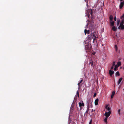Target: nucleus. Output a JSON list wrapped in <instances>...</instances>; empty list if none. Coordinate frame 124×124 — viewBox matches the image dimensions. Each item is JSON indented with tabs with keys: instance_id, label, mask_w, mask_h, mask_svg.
Masks as SVG:
<instances>
[{
	"instance_id": "37",
	"label": "nucleus",
	"mask_w": 124,
	"mask_h": 124,
	"mask_svg": "<svg viewBox=\"0 0 124 124\" xmlns=\"http://www.w3.org/2000/svg\"><path fill=\"white\" fill-rule=\"evenodd\" d=\"M120 109H118V112L119 114H120Z\"/></svg>"
},
{
	"instance_id": "8",
	"label": "nucleus",
	"mask_w": 124,
	"mask_h": 124,
	"mask_svg": "<svg viewBox=\"0 0 124 124\" xmlns=\"http://www.w3.org/2000/svg\"><path fill=\"white\" fill-rule=\"evenodd\" d=\"M89 64L90 65H91V66H92L93 64V62L92 59H91L89 60Z\"/></svg>"
},
{
	"instance_id": "20",
	"label": "nucleus",
	"mask_w": 124,
	"mask_h": 124,
	"mask_svg": "<svg viewBox=\"0 0 124 124\" xmlns=\"http://www.w3.org/2000/svg\"><path fill=\"white\" fill-rule=\"evenodd\" d=\"M118 67V66H117V65H116L115 66V67L114 69V70L115 71H116L117 70L116 68Z\"/></svg>"
},
{
	"instance_id": "9",
	"label": "nucleus",
	"mask_w": 124,
	"mask_h": 124,
	"mask_svg": "<svg viewBox=\"0 0 124 124\" xmlns=\"http://www.w3.org/2000/svg\"><path fill=\"white\" fill-rule=\"evenodd\" d=\"M109 72L110 76H111L114 73V72L113 71H112L111 70H110L109 71Z\"/></svg>"
},
{
	"instance_id": "35",
	"label": "nucleus",
	"mask_w": 124,
	"mask_h": 124,
	"mask_svg": "<svg viewBox=\"0 0 124 124\" xmlns=\"http://www.w3.org/2000/svg\"><path fill=\"white\" fill-rule=\"evenodd\" d=\"M114 19L115 21H116V17H114Z\"/></svg>"
},
{
	"instance_id": "39",
	"label": "nucleus",
	"mask_w": 124,
	"mask_h": 124,
	"mask_svg": "<svg viewBox=\"0 0 124 124\" xmlns=\"http://www.w3.org/2000/svg\"><path fill=\"white\" fill-rule=\"evenodd\" d=\"M71 108H72L73 107V106H71Z\"/></svg>"
},
{
	"instance_id": "30",
	"label": "nucleus",
	"mask_w": 124,
	"mask_h": 124,
	"mask_svg": "<svg viewBox=\"0 0 124 124\" xmlns=\"http://www.w3.org/2000/svg\"><path fill=\"white\" fill-rule=\"evenodd\" d=\"M115 62H114L113 63V64H112V66H115Z\"/></svg>"
},
{
	"instance_id": "38",
	"label": "nucleus",
	"mask_w": 124,
	"mask_h": 124,
	"mask_svg": "<svg viewBox=\"0 0 124 124\" xmlns=\"http://www.w3.org/2000/svg\"><path fill=\"white\" fill-rule=\"evenodd\" d=\"M123 0H120V1H122Z\"/></svg>"
},
{
	"instance_id": "25",
	"label": "nucleus",
	"mask_w": 124,
	"mask_h": 124,
	"mask_svg": "<svg viewBox=\"0 0 124 124\" xmlns=\"http://www.w3.org/2000/svg\"><path fill=\"white\" fill-rule=\"evenodd\" d=\"M85 2L86 3V5L87 6V7H88V0H85Z\"/></svg>"
},
{
	"instance_id": "28",
	"label": "nucleus",
	"mask_w": 124,
	"mask_h": 124,
	"mask_svg": "<svg viewBox=\"0 0 124 124\" xmlns=\"http://www.w3.org/2000/svg\"><path fill=\"white\" fill-rule=\"evenodd\" d=\"M124 17V14L121 17V19H122Z\"/></svg>"
},
{
	"instance_id": "22",
	"label": "nucleus",
	"mask_w": 124,
	"mask_h": 124,
	"mask_svg": "<svg viewBox=\"0 0 124 124\" xmlns=\"http://www.w3.org/2000/svg\"><path fill=\"white\" fill-rule=\"evenodd\" d=\"M89 107H87V110L85 112L86 113H88V112L89 111Z\"/></svg>"
},
{
	"instance_id": "4",
	"label": "nucleus",
	"mask_w": 124,
	"mask_h": 124,
	"mask_svg": "<svg viewBox=\"0 0 124 124\" xmlns=\"http://www.w3.org/2000/svg\"><path fill=\"white\" fill-rule=\"evenodd\" d=\"M79 105L80 108V109H82V108L81 107L82 106H84V105L83 101H82V103H81V102H79Z\"/></svg>"
},
{
	"instance_id": "42",
	"label": "nucleus",
	"mask_w": 124,
	"mask_h": 124,
	"mask_svg": "<svg viewBox=\"0 0 124 124\" xmlns=\"http://www.w3.org/2000/svg\"><path fill=\"white\" fill-rule=\"evenodd\" d=\"M123 69H124V67L123 68Z\"/></svg>"
},
{
	"instance_id": "33",
	"label": "nucleus",
	"mask_w": 124,
	"mask_h": 124,
	"mask_svg": "<svg viewBox=\"0 0 124 124\" xmlns=\"http://www.w3.org/2000/svg\"><path fill=\"white\" fill-rule=\"evenodd\" d=\"M89 124H92V120H91L90 121Z\"/></svg>"
},
{
	"instance_id": "12",
	"label": "nucleus",
	"mask_w": 124,
	"mask_h": 124,
	"mask_svg": "<svg viewBox=\"0 0 124 124\" xmlns=\"http://www.w3.org/2000/svg\"><path fill=\"white\" fill-rule=\"evenodd\" d=\"M123 78H120L118 80V85H119V84H120V83L122 81V80Z\"/></svg>"
},
{
	"instance_id": "23",
	"label": "nucleus",
	"mask_w": 124,
	"mask_h": 124,
	"mask_svg": "<svg viewBox=\"0 0 124 124\" xmlns=\"http://www.w3.org/2000/svg\"><path fill=\"white\" fill-rule=\"evenodd\" d=\"M116 76H119L120 75L119 72L118 71H117L116 73Z\"/></svg>"
},
{
	"instance_id": "1",
	"label": "nucleus",
	"mask_w": 124,
	"mask_h": 124,
	"mask_svg": "<svg viewBox=\"0 0 124 124\" xmlns=\"http://www.w3.org/2000/svg\"><path fill=\"white\" fill-rule=\"evenodd\" d=\"M98 37V36H97V33L96 32L92 33V34L90 36V37L91 38L93 39L94 40L96 39V38H97Z\"/></svg>"
},
{
	"instance_id": "5",
	"label": "nucleus",
	"mask_w": 124,
	"mask_h": 124,
	"mask_svg": "<svg viewBox=\"0 0 124 124\" xmlns=\"http://www.w3.org/2000/svg\"><path fill=\"white\" fill-rule=\"evenodd\" d=\"M88 44L87 45H86L85 46V48L87 49H88L89 48L91 47V44L88 43Z\"/></svg>"
},
{
	"instance_id": "14",
	"label": "nucleus",
	"mask_w": 124,
	"mask_h": 124,
	"mask_svg": "<svg viewBox=\"0 0 124 124\" xmlns=\"http://www.w3.org/2000/svg\"><path fill=\"white\" fill-rule=\"evenodd\" d=\"M85 35H86V34L87 33L88 34H89V31L87 30L86 29H85Z\"/></svg>"
},
{
	"instance_id": "6",
	"label": "nucleus",
	"mask_w": 124,
	"mask_h": 124,
	"mask_svg": "<svg viewBox=\"0 0 124 124\" xmlns=\"http://www.w3.org/2000/svg\"><path fill=\"white\" fill-rule=\"evenodd\" d=\"M124 5V3L123 1L122 2H121L119 5L120 8H122L123 7Z\"/></svg>"
},
{
	"instance_id": "40",
	"label": "nucleus",
	"mask_w": 124,
	"mask_h": 124,
	"mask_svg": "<svg viewBox=\"0 0 124 124\" xmlns=\"http://www.w3.org/2000/svg\"><path fill=\"white\" fill-rule=\"evenodd\" d=\"M124 18V19H123V20H124V18Z\"/></svg>"
},
{
	"instance_id": "3",
	"label": "nucleus",
	"mask_w": 124,
	"mask_h": 124,
	"mask_svg": "<svg viewBox=\"0 0 124 124\" xmlns=\"http://www.w3.org/2000/svg\"><path fill=\"white\" fill-rule=\"evenodd\" d=\"M88 12H89L88 13L89 14L88 15H87V16H88V17H89L90 16V15H89V14L90 13L91 15V17H92V14H93V11H92V9L89 10L88 11Z\"/></svg>"
},
{
	"instance_id": "27",
	"label": "nucleus",
	"mask_w": 124,
	"mask_h": 124,
	"mask_svg": "<svg viewBox=\"0 0 124 124\" xmlns=\"http://www.w3.org/2000/svg\"><path fill=\"white\" fill-rule=\"evenodd\" d=\"M115 48L116 51H117V46L116 45L115 46Z\"/></svg>"
},
{
	"instance_id": "36",
	"label": "nucleus",
	"mask_w": 124,
	"mask_h": 124,
	"mask_svg": "<svg viewBox=\"0 0 124 124\" xmlns=\"http://www.w3.org/2000/svg\"><path fill=\"white\" fill-rule=\"evenodd\" d=\"M113 66H112V67H111V70H113V68H114Z\"/></svg>"
},
{
	"instance_id": "31",
	"label": "nucleus",
	"mask_w": 124,
	"mask_h": 124,
	"mask_svg": "<svg viewBox=\"0 0 124 124\" xmlns=\"http://www.w3.org/2000/svg\"><path fill=\"white\" fill-rule=\"evenodd\" d=\"M96 93H95L93 95V97H96Z\"/></svg>"
},
{
	"instance_id": "24",
	"label": "nucleus",
	"mask_w": 124,
	"mask_h": 124,
	"mask_svg": "<svg viewBox=\"0 0 124 124\" xmlns=\"http://www.w3.org/2000/svg\"><path fill=\"white\" fill-rule=\"evenodd\" d=\"M76 94L78 96V97H79V93L78 91H77V92L76 93Z\"/></svg>"
},
{
	"instance_id": "16",
	"label": "nucleus",
	"mask_w": 124,
	"mask_h": 124,
	"mask_svg": "<svg viewBox=\"0 0 124 124\" xmlns=\"http://www.w3.org/2000/svg\"><path fill=\"white\" fill-rule=\"evenodd\" d=\"M115 94V92L114 91H113L112 92L111 95V98H112Z\"/></svg>"
},
{
	"instance_id": "2",
	"label": "nucleus",
	"mask_w": 124,
	"mask_h": 124,
	"mask_svg": "<svg viewBox=\"0 0 124 124\" xmlns=\"http://www.w3.org/2000/svg\"><path fill=\"white\" fill-rule=\"evenodd\" d=\"M111 114V112L110 111H109L108 112H105L104 114V116L106 117H108L110 116Z\"/></svg>"
},
{
	"instance_id": "17",
	"label": "nucleus",
	"mask_w": 124,
	"mask_h": 124,
	"mask_svg": "<svg viewBox=\"0 0 124 124\" xmlns=\"http://www.w3.org/2000/svg\"><path fill=\"white\" fill-rule=\"evenodd\" d=\"M108 117H106L104 119V121L105 123H106L107 124V119Z\"/></svg>"
},
{
	"instance_id": "10",
	"label": "nucleus",
	"mask_w": 124,
	"mask_h": 124,
	"mask_svg": "<svg viewBox=\"0 0 124 124\" xmlns=\"http://www.w3.org/2000/svg\"><path fill=\"white\" fill-rule=\"evenodd\" d=\"M120 27L121 29V30H123L124 29V25H121L120 26V24L119 26L118 27L119 29V28Z\"/></svg>"
},
{
	"instance_id": "15",
	"label": "nucleus",
	"mask_w": 124,
	"mask_h": 124,
	"mask_svg": "<svg viewBox=\"0 0 124 124\" xmlns=\"http://www.w3.org/2000/svg\"><path fill=\"white\" fill-rule=\"evenodd\" d=\"M110 21H112L113 19V17L112 15H111L109 17Z\"/></svg>"
},
{
	"instance_id": "26",
	"label": "nucleus",
	"mask_w": 124,
	"mask_h": 124,
	"mask_svg": "<svg viewBox=\"0 0 124 124\" xmlns=\"http://www.w3.org/2000/svg\"><path fill=\"white\" fill-rule=\"evenodd\" d=\"M120 21L119 20H117V25H118L119 24Z\"/></svg>"
},
{
	"instance_id": "7",
	"label": "nucleus",
	"mask_w": 124,
	"mask_h": 124,
	"mask_svg": "<svg viewBox=\"0 0 124 124\" xmlns=\"http://www.w3.org/2000/svg\"><path fill=\"white\" fill-rule=\"evenodd\" d=\"M98 101L99 99L98 98H97L95 100L94 102L95 105L96 106L98 105Z\"/></svg>"
},
{
	"instance_id": "32",
	"label": "nucleus",
	"mask_w": 124,
	"mask_h": 124,
	"mask_svg": "<svg viewBox=\"0 0 124 124\" xmlns=\"http://www.w3.org/2000/svg\"><path fill=\"white\" fill-rule=\"evenodd\" d=\"M90 100H88V104H89V103H90V104L91 103H90Z\"/></svg>"
},
{
	"instance_id": "19",
	"label": "nucleus",
	"mask_w": 124,
	"mask_h": 124,
	"mask_svg": "<svg viewBox=\"0 0 124 124\" xmlns=\"http://www.w3.org/2000/svg\"><path fill=\"white\" fill-rule=\"evenodd\" d=\"M117 66H119L121 65V63L120 62H118L117 63Z\"/></svg>"
},
{
	"instance_id": "34",
	"label": "nucleus",
	"mask_w": 124,
	"mask_h": 124,
	"mask_svg": "<svg viewBox=\"0 0 124 124\" xmlns=\"http://www.w3.org/2000/svg\"><path fill=\"white\" fill-rule=\"evenodd\" d=\"M108 105H106V107H105V108L106 109H107V108L108 107Z\"/></svg>"
},
{
	"instance_id": "41",
	"label": "nucleus",
	"mask_w": 124,
	"mask_h": 124,
	"mask_svg": "<svg viewBox=\"0 0 124 124\" xmlns=\"http://www.w3.org/2000/svg\"><path fill=\"white\" fill-rule=\"evenodd\" d=\"M92 111H93V109H92Z\"/></svg>"
},
{
	"instance_id": "11",
	"label": "nucleus",
	"mask_w": 124,
	"mask_h": 124,
	"mask_svg": "<svg viewBox=\"0 0 124 124\" xmlns=\"http://www.w3.org/2000/svg\"><path fill=\"white\" fill-rule=\"evenodd\" d=\"M83 81V79H82L80 81H79V82L78 83V85L79 86V87H78L79 88L80 87V85H82V84H81V83H82V82Z\"/></svg>"
},
{
	"instance_id": "13",
	"label": "nucleus",
	"mask_w": 124,
	"mask_h": 124,
	"mask_svg": "<svg viewBox=\"0 0 124 124\" xmlns=\"http://www.w3.org/2000/svg\"><path fill=\"white\" fill-rule=\"evenodd\" d=\"M110 22L111 25L112 26H113L114 25V22L112 21H110Z\"/></svg>"
},
{
	"instance_id": "21",
	"label": "nucleus",
	"mask_w": 124,
	"mask_h": 124,
	"mask_svg": "<svg viewBox=\"0 0 124 124\" xmlns=\"http://www.w3.org/2000/svg\"><path fill=\"white\" fill-rule=\"evenodd\" d=\"M120 24V26L121 25H124V21L122 19V20L121 21Z\"/></svg>"
},
{
	"instance_id": "29",
	"label": "nucleus",
	"mask_w": 124,
	"mask_h": 124,
	"mask_svg": "<svg viewBox=\"0 0 124 124\" xmlns=\"http://www.w3.org/2000/svg\"><path fill=\"white\" fill-rule=\"evenodd\" d=\"M109 111H110V108L109 107H108L107 109Z\"/></svg>"
},
{
	"instance_id": "18",
	"label": "nucleus",
	"mask_w": 124,
	"mask_h": 124,
	"mask_svg": "<svg viewBox=\"0 0 124 124\" xmlns=\"http://www.w3.org/2000/svg\"><path fill=\"white\" fill-rule=\"evenodd\" d=\"M112 29L114 31H116V30L117 28L115 26H113V27L112 28Z\"/></svg>"
}]
</instances>
